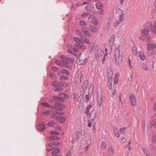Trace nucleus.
<instances>
[{
    "label": "nucleus",
    "mask_w": 156,
    "mask_h": 156,
    "mask_svg": "<svg viewBox=\"0 0 156 156\" xmlns=\"http://www.w3.org/2000/svg\"><path fill=\"white\" fill-rule=\"evenodd\" d=\"M108 156H113L114 152L112 147H110L108 148Z\"/></svg>",
    "instance_id": "cd10ccee"
},
{
    "label": "nucleus",
    "mask_w": 156,
    "mask_h": 156,
    "mask_svg": "<svg viewBox=\"0 0 156 156\" xmlns=\"http://www.w3.org/2000/svg\"><path fill=\"white\" fill-rule=\"evenodd\" d=\"M146 40L148 41L149 42L150 41L151 39V37L150 36H147L146 38Z\"/></svg>",
    "instance_id": "774afa93"
},
{
    "label": "nucleus",
    "mask_w": 156,
    "mask_h": 156,
    "mask_svg": "<svg viewBox=\"0 0 156 156\" xmlns=\"http://www.w3.org/2000/svg\"><path fill=\"white\" fill-rule=\"evenodd\" d=\"M131 104L132 105L135 106L136 105V98L133 94H131L129 96Z\"/></svg>",
    "instance_id": "ddd939ff"
},
{
    "label": "nucleus",
    "mask_w": 156,
    "mask_h": 156,
    "mask_svg": "<svg viewBox=\"0 0 156 156\" xmlns=\"http://www.w3.org/2000/svg\"><path fill=\"white\" fill-rule=\"evenodd\" d=\"M80 24L81 26L86 25V23L84 21L81 20L80 21Z\"/></svg>",
    "instance_id": "13d9d810"
},
{
    "label": "nucleus",
    "mask_w": 156,
    "mask_h": 156,
    "mask_svg": "<svg viewBox=\"0 0 156 156\" xmlns=\"http://www.w3.org/2000/svg\"><path fill=\"white\" fill-rule=\"evenodd\" d=\"M106 143L105 142H103L101 143L100 147L101 150L104 151L106 149Z\"/></svg>",
    "instance_id": "c85d7f7f"
},
{
    "label": "nucleus",
    "mask_w": 156,
    "mask_h": 156,
    "mask_svg": "<svg viewBox=\"0 0 156 156\" xmlns=\"http://www.w3.org/2000/svg\"><path fill=\"white\" fill-rule=\"evenodd\" d=\"M37 128L40 131H43L45 129L44 125L43 123L41 124L38 126Z\"/></svg>",
    "instance_id": "2f4dec72"
},
{
    "label": "nucleus",
    "mask_w": 156,
    "mask_h": 156,
    "mask_svg": "<svg viewBox=\"0 0 156 156\" xmlns=\"http://www.w3.org/2000/svg\"><path fill=\"white\" fill-rule=\"evenodd\" d=\"M51 112V111L50 110H46L44 112H43V115L46 114L48 115Z\"/></svg>",
    "instance_id": "5fc2aeb1"
},
{
    "label": "nucleus",
    "mask_w": 156,
    "mask_h": 156,
    "mask_svg": "<svg viewBox=\"0 0 156 156\" xmlns=\"http://www.w3.org/2000/svg\"><path fill=\"white\" fill-rule=\"evenodd\" d=\"M66 119L63 116H59L56 119V121L60 123H62L65 121Z\"/></svg>",
    "instance_id": "393cba45"
},
{
    "label": "nucleus",
    "mask_w": 156,
    "mask_h": 156,
    "mask_svg": "<svg viewBox=\"0 0 156 156\" xmlns=\"http://www.w3.org/2000/svg\"><path fill=\"white\" fill-rule=\"evenodd\" d=\"M133 77V76L132 74H130V75L129 76V77L128 78V80L129 82L131 81L132 80Z\"/></svg>",
    "instance_id": "bf43d9fd"
},
{
    "label": "nucleus",
    "mask_w": 156,
    "mask_h": 156,
    "mask_svg": "<svg viewBox=\"0 0 156 156\" xmlns=\"http://www.w3.org/2000/svg\"><path fill=\"white\" fill-rule=\"evenodd\" d=\"M121 21L118 20L115 21L113 23V26L114 27H116L118 26L119 24L122 23Z\"/></svg>",
    "instance_id": "f704fd0d"
},
{
    "label": "nucleus",
    "mask_w": 156,
    "mask_h": 156,
    "mask_svg": "<svg viewBox=\"0 0 156 156\" xmlns=\"http://www.w3.org/2000/svg\"><path fill=\"white\" fill-rule=\"evenodd\" d=\"M143 36H140L139 37V38L140 40L142 41H144L145 39V38Z\"/></svg>",
    "instance_id": "69168bd1"
},
{
    "label": "nucleus",
    "mask_w": 156,
    "mask_h": 156,
    "mask_svg": "<svg viewBox=\"0 0 156 156\" xmlns=\"http://www.w3.org/2000/svg\"><path fill=\"white\" fill-rule=\"evenodd\" d=\"M112 79H108V87L109 89L111 90L112 88Z\"/></svg>",
    "instance_id": "72a5a7b5"
},
{
    "label": "nucleus",
    "mask_w": 156,
    "mask_h": 156,
    "mask_svg": "<svg viewBox=\"0 0 156 156\" xmlns=\"http://www.w3.org/2000/svg\"><path fill=\"white\" fill-rule=\"evenodd\" d=\"M75 138L76 140H77L79 138V134L78 131H76L75 133Z\"/></svg>",
    "instance_id": "09e8293b"
},
{
    "label": "nucleus",
    "mask_w": 156,
    "mask_h": 156,
    "mask_svg": "<svg viewBox=\"0 0 156 156\" xmlns=\"http://www.w3.org/2000/svg\"><path fill=\"white\" fill-rule=\"evenodd\" d=\"M81 134L82 135H85L86 134L85 130L84 129L82 130L81 131Z\"/></svg>",
    "instance_id": "4d7b16f0"
},
{
    "label": "nucleus",
    "mask_w": 156,
    "mask_h": 156,
    "mask_svg": "<svg viewBox=\"0 0 156 156\" xmlns=\"http://www.w3.org/2000/svg\"><path fill=\"white\" fill-rule=\"evenodd\" d=\"M81 39L86 44H90V42L89 39L86 38L84 36L82 35L81 37Z\"/></svg>",
    "instance_id": "a878e982"
},
{
    "label": "nucleus",
    "mask_w": 156,
    "mask_h": 156,
    "mask_svg": "<svg viewBox=\"0 0 156 156\" xmlns=\"http://www.w3.org/2000/svg\"><path fill=\"white\" fill-rule=\"evenodd\" d=\"M41 105L44 107L50 108L51 107V106L47 103L43 102L41 104Z\"/></svg>",
    "instance_id": "79ce46f5"
},
{
    "label": "nucleus",
    "mask_w": 156,
    "mask_h": 156,
    "mask_svg": "<svg viewBox=\"0 0 156 156\" xmlns=\"http://www.w3.org/2000/svg\"><path fill=\"white\" fill-rule=\"evenodd\" d=\"M107 73L108 79H112L113 75V72L111 68H108L107 69Z\"/></svg>",
    "instance_id": "aec40b11"
},
{
    "label": "nucleus",
    "mask_w": 156,
    "mask_h": 156,
    "mask_svg": "<svg viewBox=\"0 0 156 156\" xmlns=\"http://www.w3.org/2000/svg\"><path fill=\"white\" fill-rule=\"evenodd\" d=\"M96 51V54H95L97 55L98 57H100L104 55V51L101 48H98V50H97Z\"/></svg>",
    "instance_id": "6ab92c4d"
},
{
    "label": "nucleus",
    "mask_w": 156,
    "mask_h": 156,
    "mask_svg": "<svg viewBox=\"0 0 156 156\" xmlns=\"http://www.w3.org/2000/svg\"><path fill=\"white\" fill-rule=\"evenodd\" d=\"M138 56L142 61H144L145 58V56L143 53L141 51H140L137 54Z\"/></svg>",
    "instance_id": "5701e85b"
},
{
    "label": "nucleus",
    "mask_w": 156,
    "mask_h": 156,
    "mask_svg": "<svg viewBox=\"0 0 156 156\" xmlns=\"http://www.w3.org/2000/svg\"><path fill=\"white\" fill-rule=\"evenodd\" d=\"M125 14L123 11L120 8H118L116 10V19L122 22L124 19Z\"/></svg>",
    "instance_id": "f03ea898"
},
{
    "label": "nucleus",
    "mask_w": 156,
    "mask_h": 156,
    "mask_svg": "<svg viewBox=\"0 0 156 156\" xmlns=\"http://www.w3.org/2000/svg\"><path fill=\"white\" fill-rule=\"evenodd\" d=\"M59 144V142L57 141L52 142L48 144L49 147L52 149L57 147Z\"/></svg>",
    "instance_id": "2eb2a0df"
},
{
    "label": "nucleus",
    "mask_w": 156,
    "mask_h": 156,
    "mask_svg": "<svg viewBox=\"0 0 156 156\" xmlns=\"http://www.w3.org/2000/svg\"><path fill=\"white\" fill-rule=\"evenodd\" d=\"M77 61L80 64H85L87 61V59L85 58L84 55L80 54L77 57Z\"/></svg>",
    "instance_id": "423d86ee"
},
{
    "label": "nucleus",
    "mask_w": 156,
    "mask_h": 156,
    "mask_svg": "<svg viewBox=\"0 0 156 156\" xmlns=\"http://www.w3.org/2000/svg\"><path fill=\"white\" fill-rule=\"evenodd\" d=\"M96 8L99 11L98 13L100 14H102L104 13V10L103 9L104 5L103 3L101 2H97L96 3Z\"/></svg>",
    "instance_id": "39448f33"
},
{
    "label": "nucleus",
    "mask_w": 156,
    "mask_h": 156,
    "mask_svg": "<svg viewBox=\"0 0 156 156\" xmlns=\"http://www.w3.org/2000/svg\"><path fill=\"white\" fill-rule=\"evenodd\" d=\"M53 99L55 100H58L59 101V96H58V97H57L56 96H53Z\"/></svg>",
    "instance_id": "052dcab7"
},
{
    "label": "nucleus",
    "mask_w": 156,
    "mask_h": 156,
    "mask_svg": "<svg viewBox=\"0 0 156 156\" xmlns=\"http://www.w3.org/2000/svg\"><path fill=\"white\" fill-rule=\"evenodd\" d=\"M89 28L91 32L94 33L97 32L98 30L97 27L94 26H90Z\"/></svg>",
    "instance_id": "c756f323"
},
{
    "label": "nucleus",
    "mask_w": 156,
    "mask_h": 156,
    "mask_svg": "<svg viewBox=\"0 0 156 156\" xmlns=\"http://www.w3.org/2000/svg\"><path fill=\"white\" fill-rule=\"evenodd\" d=\"M59 152V150L58 148H56L53 151L52 154L53 155H56V154H58Z\"/></svg>",
    "instance_id": "4c0bfd02"
},
{
    "label": "nucleus",
    "mask_w": 156,
    "mask_h": 156,
    "mask_svg": "<svg viewBox=\"0 0 156 156\" xmlns=\"http://www.w3.org/2000/svg\"><path fill=\"white\" fill-rule=\"evenodd\" d=\"M74 41L76 42L83 43V42L80 40V39L77 37H74L73 38Z\"/></svg>",
    "instance_id": "37998d69"
},
{
    "label": "nucleus",
    "mask_w": 156,
    "mask_h": 156,
    "mask_svg": "<svg viewBox=\"0 0 156 156\" xmlns=\"http://www.w3.org/2000/svg\"><path fill=\"white\" fill-rule=\"evenodd\" d=\"M114 132L115 133V136L117 137H119V136L120 134L118 131L116 129H115L114 130Z\"/></svg>",
    "instance_id": "c03bdc74"
},
{
    "label": "nucleus",
    "mask_w": 156,
    "mask_h": 156,
    "mask_svg": "<svg viewBox=\"0 0 156 156\" xmlns=\"http://www.w3.org/2000/svg\"><path fill=\"white\" fill-rule=\"evenodd\" d=\"M141 68L143 69L146 71H147L149 70L147 66L145 64H143L141 66Z\"/></svg>",
    "instance_id": "a19ab883"
},
{
    "label": "nucleus",
    "mask_w": 156,
    "mask_h": 156,
    "mask_svg": "<svg viewBox=\"0 0 156 156\" xmlns=\"http://www.w3.org/2000/svg\"><path fill=\"white\" fill-rule=\"evenodd\" d=\"M88 85V81L86 80L84 81L82 86L83 89H86Z\"/></svg>",
    "instance_id": "ea45409f"
},
{
    "label": "nucleus",
    "mask_w": 156,
    "mask_h": 156,
    "mask_svg": "<svg viewBox=\"0 0 156 156\" xmlns=\"http://www.w3.org/2000/svg\"><path fill=\"white\" fill-rule=\"evenodd\" d=\"M55 105L57 110L62 111L66 108V105L63 104H60L58 103H55Z\"/></svg>",
    "instance_id": "9d476101"
},
{
    "label": "nucleus",
    "mask_w": 156,
    "mask_h": 156,
    "mask_svg": "<svg viewBox=\"0 0 156 156\" xmlns=\"http://www.w3.org/2000/svg\"><path fill=\"white\" fill-rule=\"evenodd\" d=\"M63 73L67 75H68L69 74V72L67 70L64 69H62L60 72H58V74L60 73Z\"/></svg>",
    "instance_id": "473e14b6"
},
{
    "label": "nucleus",
    "mask_w": 156,
    "mask_h": 156,
    "mask_svg": "<svg viewBox=\"0 0 156 156\" xmlns=\"http://www.w3.org/2000/svg\"><path fill=\"white\" fill-rule=\"evenodd\" d=\"M91 105H88L87 107L85 112V114L87 116L91 112L92 110H93V109L91 110Z\"/></svg>",
    "instance_id": "bb28decb"
},
{
    "label": "nucleus",
    "mask_w": 156,
    "mask_h": 156,
    "mask_svg": "<svg viewBox=\"0 0 156 156\" xmlns=\"http://www.w3.org/2000/svg\"><path fill=\"white\" fill-rule=\"evenodd\" d=\"M49 76L52 78L54 79L55 78L54 74L53 73H51L49 74Z\"/></svg>",
    "instance_id": "680f3d73"
},
{
    "label": "nucleus",
    "mask_w": 156,
    "mask_h": 156,
    "mask_svg": "<svg viewBox=\"0 0 156 156\" xmlns=\"http://www.w3.org/2000/svg\"><path fill=\"white\" fill-rule=\"evenodd\" d=\"M90 147V145L89 144L85 148V151H87L88 149Z\"/></svg>",
    "instance_id": "0e129e2a"
},
{
    "label": "nucleus",
    "mask_w": 156,
    "mask_h": 156,
    "mask_svg": "<svg viewBox=\"0 0 156 156\" xmlns=\"http://www.w3.org/2000/svg\"><path fill=\"white\" fill-rule=\"evenodd\" d=\"M66 79V77L65 76H63L60 78V80L62 81V80H65Z\"/></svg>",
    "instance_id": "338daca9"
},
{
    "label": "nucleus",
    "mask_w": 156,
    "mask_h": 156,
    "mask_svg": "<svg viewBox=\"0 0 156 156\" xmlns=\"http://www.w3.org/2000/svg\"><path fill=\"white\" fill-rule=\"evenodd\" d=\"M152 25V23L150 21H148L145 23L143 26L144 28L145 29H148L150 27H151Z\"/></svg>",
    "instance_id": "4be33fe9"
},
{
    "label": "nucleus",
    "mask_w": 156,
    "mask_h": 156,
    "mask_svg": "<svg viewBox=\"0 0 156 156\" xmlns=\"http://www.w3.org/2000/svg\"><path fill=\"white\" fill-rule=\"evenodd\" d=\"M82 31L83 34L88 37H90L91 35L89 31L88 28L86 27H84L82 29Z\"/></svg>",
    "instance_id": "4468645a"
},
{
    "label": "nucleus",
    "mask_w": 156,
    "mask_h": 156,
    "mask_svg": "<svg viewBox=\"0 0 156 156\" xmlns=\"http://www.w3.org/2000/svg\"><path fill=\"white\" fill-rule=\"evenodd\" d=\"M119 105L120 108H122L123 107V105L121 99L119 100Z\"/></svg>",
    "instance_id": "de8ad7c7"
},
{
    "label": "nucleus",
    "mask_w": 156,
    "mask_h": 156,
    "mask_svg": "<svg viewBox=\"0 0 156 156\" xmlns=\"http://www.w3.org/2000/svg\"><path fill=\"white\" fill-rule=\"evenodd\" d=\"M87 20L90 23H91L95 25H97L98 24V19L96 18L94 15H90L88 16Z\"/></svg>",
    "instance_id": "0eeeda50"
},
{
    "label": "nucleus",
    "mask_w": 156,
    "mask_h": 156,
    "mask_svg": "<svg viewBox=\"0 0 156 156\" xmlns=\"http://www.w3.org/2000/svg\"><path fill=\"white\" fill-rule=\"evenodd\" d=\"M115 38V35H113L111 36L109 39L108 47L111 50H112V47L114 46Z\"/></svg>",
    "instance_id": "6e6552de"
},
{
    "label": "nucleus",
    "mask_w": 156,
    "mask_h": 156,
    "mask_svg": "<svg viewBox=\"0 0 156 156\" xmlns=\"http://www.w3.org/2000/svg\"><path fill=\"white\" fill-rule=\"evenodd\" d=\"M90 15V14L87 13H84L81 16L83 18H85L87 17H88V16Z\"/></svg>",
    "instance_id": "a18cd8bd"
},
{
    "label": "nucleus",
    "mask_w": 156,
    "mask_h": 156,
    "mask_svg": "<svg viewBox=\"0 0 156 156\" xmlns=\"http://www.w3.org/2000/svg\"><path fill=\"white\" fill-rule=\"evenodd\" d=\"M59 96V101L63 102L66 99L68 98L69 96L68 95L63 93H59L58 94Z\"/></svg>",
    "instance_id": "1a4fd4ad"
},
{
    "label": "nucleus",
    "mask_w": 156,
    "mask_h": 156,
    "mask_svg": "<svg viewBox=\"0 0 156 156\" xmlns=\"http://www.w3.org/2000/svg\"><path fill=\"white\" fill-rule=\"evenodd\" d=\"M151 31L153 33L156 34V20L154 21V24L150 28Z\"/></svg>",
    "instance_id": "b1692460"
},
{
    "label": "nucleus",
    "mask_w": 156,
    "mask_h": 156,
    "mask_svg": "<svg viewBox=\"0 0 156 156\" xmlns=\"http://www.w3.org/2000/svg\"><path fill=\"white\" fill-rule=\"evenodd\" d=\"M132 49L133 54L135 55H137L138 53L137 52V50L136 47L135 46H133Z\"/></svg>",
    "instance_id": "58836bf2"
},
{
    "label": "nucleus",
    "mask_w": 156,
    "mask_h": 156,
    "mask_svg": "<svg viewBox=\"0 0 156 156\" xmlns=\"http://www.w3.org/2000/svg\"><path fill=\"white\" fill-rule=\"evenodd\" d=\"M156 47V45L154 44H149L147 45V49L149 51L155 49Z\"/></svg>",
    "instance_id": "412c9836"
},
{
    "label": "nucleus",
    "mask_w": 156,
    "mask_h": 156,
    "mask_svg": "<svg viewBox=\"0 0 156 156\" xmlns=\"http://www.w3.org/2000/svg\"><path fill=\"white\" fill-rule=\"evenodd\" d=\"M61 58L62 59L61 60L62 62L66 67L70 66L73 61L72 59L65 57V56H62Z\"/></svg>",
    "instance_id": "f257e3e1"
},
{
    "label": "nucleus",
    "mask_w": 156,
    "mask_h": 156,
    "mask_svg": "<svg viewBox=\"0 0 156 156\" xmlns=\"http://www.w3.org/2000/svg\"><path fill=\"white\" fill-rule=\"evenodd\" d=\"M73 149V147H70L68 151L66 153V156H71V151Z\"/></svg>",
    "instance_id": "c9c22d12"
},
{
    "label": "nucleus",
    "mask_w": 156,
    "mask_h": 156,
    "mask_svg": "<svg viewBox=\"0 0 156 156\" xmlns=\"http://www.w3.org/2000/svg\"><path fill=\"white\" fill-rule=\"evenodd\" d=\"M121 58L120 55V47H118L115 49V60L116 63H118L119 62Z\"/></svg>",
    "instance_id": "20e7f679"
},
{
    "label": "nucleus",
    "mask_w": 156,
    "mask_h": 156,
    "mask_svg": "<svg viewBox=\"0 0 156 156\" xmlns=\"http://www.w3.org/2000/svg\"><path fill=\"white\" fill-rule=\"evenodd\" d=\"M98 48L97 45H95L93 47V46H90L89 47V50L90 52H94V53L96 54V51L98 50Z\"/></svg>",
    "instance_id": "dca6fc26"
},
{
    "label": "nucleus",
    "mask_w": 156,
    "mask_h": 156,
    "mask_svg": "<svg viewBox=\"0 0 156 156\" xmlns=\"http://www.w3.org/2000/svg\"><path fill=\"white\" fill-rule=\"evenodd\" d=\"M75 46L79 49L82 50L85 49L86 48L84 45L79 43H77L75 44Z\"/></svg>",
    "instance_id": "7c9ffc66"
},
{
    "label": "nucleus",
    "mask_w": 156,
    "mask_h": 156,
    "mask_svg": "<svg viewBox=\"0 0 156 156\" xmlns=\"http://www.w3.org/2000/svg\"><path fill=\"white\" fill-rule=\"evenodd\" d=\"M91 97V95H90V94L88 93V94H87L85 96L86 99L87 101L89 100L90 98Z\"/></svg>",
    "instance_id": "3c124183"
},
{
    "label": "nucleus",
    "mask_w": 156,
    "mask_h": 156,
    "mask_svg": "<svg viewBox=\"0 0 156 156\" xmlns=\"http://www.w3.org/2000/svg\"><path fill=\"white\" fill-rule=\"evenodd\" d=\"M97 101L98 105L100 107L102 105L103 101L104 99V97L102 95V92L101 90L97 91Z\"/></svg>",
    "instance_id": "7ed1b4c3"
},
{
    "label": "nucleus",
    "mask_w": 156,
    "mask_h": 156,
    "mask_svg": "<svg viewBox=\"0 0 156 156\" xmlns=\"http://www.w3.org/2000/svg\"><path fill=\"white\" fill-rule=\"evenodd\" d=\"M96 116V113L95 111L94 110H92L91 112L87 115V117H90V119L92 121L94 120Z\"/></svg>",
    "instance_id": "f8f14e48"
},
{
    "label": "nucleus",
    "mask_w": 156,
    "mask_h": 156,
    "mask_svg": "<svg viewBox=\"0 0 156 156\" xmlns=\"http://www.w3.org/2000/svg\"><path fill=\"white\" fill-rule=\"evenodd\" d=\"M63 114V113L62 112H53L52 115L51 117L52 118L55 119L56 120L59 115H62Z\"/></svg>",
    "instance_id": "9b49d317"
},
{
    "label": "nucleus",
    "mask_w": 156,
    "mask_h": 156,
    "mask_svg": "<svg viewBox=\"0 0 156 156\" xmlns=\"http://www.w3.org/2000/svg\"><path fill=\"white\" fill-rule=\"evenodd\" d=\"M49 139L51 140H54L56 139V140H59L60 138L56 136L51 135L50 136Z\"/></svg>",
    "instance_id": "e433bc0d"
},
{
    "label": "nucleus",
    "mask_w": 156,
    "mask_h": 156,
    "mask_svg": "<svg viewBox=\"0 0 156 156\" xmlns=\"http://www.w3.org/2000/svg\"><path fill=\"white\" fill-rule=\"evenodd\" d=\"M53 123V122L51 121L47 123V125L48 126H52Z\"/></svg>",
    "instance_id": "603ef678"
},
{
    "label": "nucleus",
    "mask_w": 156,
    "mask_h": 156,
    "mask_svg": "<svg viewBox=\"0 0 156 156\" xmlns=\"http://www.w3.org/2000/svg\"><path fill=\"white\" fill-rule=\"evenodd\" d=\"M50 133L51 134L58 135L59 134V133L54 131H50Z\"/></svg>",
    "instance_id": "8fccbe9b"
},
{
    "label": "nucleus",
    "mask_w": 156,
    "mask_h": 156,
    "mask_svg": "<svg viewBox=\"0 0 156 156\" xmlns=\"http://www.w3.org/2000/svg\"><path fill=\"white\" fill-rule=\"evenodd\" d=\"M126 128L125 127L121 128L120 129V131L122 134L124 133V131L125 130Z\"/></svg>",
    "instance_id": "864d4df0"
},
{
    "label": "nucleus",
    "mask_w": 156,
    "mask_h": 156,
    "mask_svg": "<svg viewBox=\"0 0 156 156\" xmlns=\"http://www.w3.org/2000/svg\"><path fill=\"white\" fill-rule=\"evenodd\" d=\"M149 29H144L141 31V34L142 36L145 37L148 35L149 33Z\"/></svg>",
    "instance_id": "f3484780"
},
{
    "label": "nucleus",
    "mask_w": 156,
    "mask_h": 156,
    "mask_svg": "<svg viewBox=\"0 0 156 156\" xmlns=\"http://www.w3.org/2000/svg\"><path fill=\"white\" fill-rule=\"evenodd\" d=\"M56 63L59 66H62V64L61 63L60 61L58 60H56L55 61Z\"/></svg>",
    "instance_id": "6e6d98bb"
},
{
    "label": "nucleus",
    "mask_w": 156,
    "mask_h": 156,
    "mask_svg": "<svg viewBox=\"0 0 156 156\" xmlns=\"http://www.w3.org/2000/svg\"><path fill=\"white\" fill-rule=\"evenodd\" d=\"M152 142L153 143H155L156 142V136L153 135L152 138Z\"/></svg>",
    "instance_id": "49530a36"
},
{
    "label": "nucleus",
    "mask_w": 156,
    "mask_h": 156,
    "mask_svg": "<svg viewBox=\"0 0 156 156\" xmlns=\"http://www.w3.org/2000/svg\"><path fill=\"white\" fill-rule=\"evenodd\" d=\"M131 144V141H129L128 144L127 145V146L129 147L128 150H129L131 149V148L130 147Z\"/></svg>",
    "instance_id": "e2e57ef3"
},
{
    "label": "nucleus",
    "mask_w": 156,
    "mask_h": 156,
    "mask_svg": "<svg viewBox=\"0 0 156 156\" xmlns=\"http://www.w3.org/2000/svg\"><path fill=\"white\" fill-rule=\"evenodd\" d=\"M52 85L55 87L54 89L55 91L58 90H60L61 89V88H59V84L56 81L53 82H52Z\"/></svg>",
    "instance_id": "a211bd4d"
}]
</instances>
